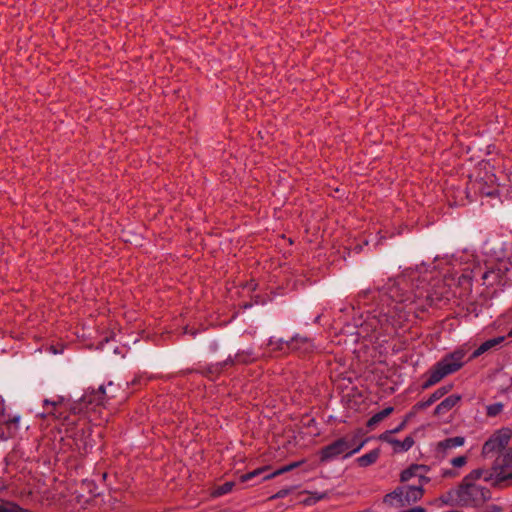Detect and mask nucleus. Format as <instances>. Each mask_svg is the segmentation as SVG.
Wrapping results in <instances>:
<instances>
[{
    "label": "nucleus",
    "instance_id": "f257e3e1",
    "mask_svg": "<svg viewBox=\"0 0 512 512\" xmlns=\"http://www.w3.org/2000/svg\"><path fill=\"white\" fill-rule=\"evenodd\" d=\"M422 294V291L412 295L411 293L400 291L398 287L392 288L389 294L392 302L387 303L386 307H383L379 314L370 317L364 324L363 329L371 327L376 331L377 325L381 327L385 324H391L392 326L400 325L406 318V314L403 312V305L407 306L415 303L417 298L422 297Z\"/></svg>",
    "mask_w": 512,
    "mask_h": 512
},
{
    "label": "nucleus",
    "instance_id": "f03ea898",
    "mask_svg": "<svg viewBox=\"0 0 512 512\" xmlns=\"http://www.w3.org/2000/svg\"><path fill=\"white\" fill-rule=\"evenodd\" d=\"M478 478L467 475L462 483L454 489L449 490L439 497V501L447 506L479 507L491 498L489 489L472 483L471 480Z\"/></svg>",
    "mask_w": 512,
    "mask_h": 512
},
{
    "label": "nucleus",
    "instance_id": "7ed1b4c3",
    "mask_svg": "<svg viewBox=\"0 0 512 512\" xmlns=\"http://www.w3.org/2000/svg\"><path fill=\"white\" fill-rule=\"evenodd\" d=\"M365 445L359 441L357 434L340 437L324 446L318 453L321 463H329L337 459H347L358 453Z\"/></svg>",
    "mask_w": 512,
    "mask_h": 512
},
{
    "label": "nucleus",
    "instance_id": "20e7f679",
    "mask_svg": "<svg viewBox=\"0 0 512 512\" xmlns=\"http://www.w3.org/2000/svg\"><path fill=\"white\" fill-rule=\"evenodd\" d=\"M61 425V430H64L65 438L72 441V443H68V445L74 450L84 454L93 447L91 429L84 418L76 420L75 417L69 416L64 419Z\"/></svg>",
    "mask_w": 512,
    "mask_h": 512
},
{
    "label": "nucleus",
    "instance_id": "39448f33",
    "mask_svg": "<svg viewBox=\"0 0 512 512\" xmlns=\"http://www.w3.org/2000/svg\"><path fill=\"white\" fill-rule=\"evenodd\" d=\"M467 350L461 347L443 357L437 362L428 372L427 380L423 383V389H427L438 382L444 377L455 373L465 364V357Z\"/></svg>",
    "mask_w": 512,
    "mask_h": 512
},
{
    "label": "nucleus",
    "instance_id": "423d86ee",
    "mask_svg": "<svg viewBox=\"0 0 512 512\" xmlns=\"http://www.w3.org/2000/svg\"><path fill=\"white\" fill-rule=\"evenodd\" d=\"M425 485L408 484L397 487L384 497V503L404 507L420 501L424 495Z\"/></svg>",
    "mask_w": 512,
    "mask_h": 512
},
{
    "label": "nucleus",
    "instance_id": "0eeeda50",
    "mask_svg": "<svg viewBox=\"0 0 512 512\" xmlns=\"http://www.w3.org/2000/svg\"><path fill=\"white\" fill-rule=\"evenodd\" d=\"M471 477L482 478L492 486L500 489L512 487V469L496 463H494L490 470H473Z\"/></svg>",
    "mask_w": 512,
    "mask_h": 512
},
{
    "label": "nucleus",
    "instance_id": "6e6552de",
    "mask_svg": "<svg viewBox=\"0 0 512 512\" xmlns=\"http://www.w3.org/2000/svg\"><path fill=\"white\" fill-rule=\"evenodd\" d=\"M511 436L512 431L509 428H501L495 431L484 443L482 447V454L486 457L495 454H501L508 448L507 445L511 439Z\"/></svg>",
    "mask_w": 512,
    "mask_h": 512
},
{
    "label": "nucleus",
    "instance_id": "1a4fd4ad",
    "mask_svg": "<svg viewBox=\"0 0 512 512\" xmlns=\"http://www.w3.org/2000/svg\"><path fill=\"white\" fill-rule=\"evenodd\" d=\"M106 396L107 393L104 386H100L97 390H88L79 402L72 407V411L74 414L88 413L95 407L102 405Z\"/></svg>",
    "mask_w": 512,
    "mask_h": 512
},
{
    "label": "nucleus",
    "instance_id": "9d476101",
    "mask_svg": "<svg viewBox=\"0 0 512 512\" xmlns=\"http://www.w3.org/2000/svg\"><path fill=\"white\" fill-rule=\"evenodd\" d=\"M428 472L429 468L427 466L413 464L401 472L400 481L402 483L412 481L416 485H426L430 481V478L427 476Z\"/></svg>",
    "mask_w": 512,
    "mask_h": 512
},
{
    "label": "nucleus",
    "instance_id": "9b49d317",
    "mask_svg": "<svg viewBox=\"0 0 512 512\" xmlns=\"http://www.w3.org/2000/svg\"><path fill=\"white\" fill-rule=\"evenodd\" d=\"M452 385H447V386H443V387H440L438 388L436 391H434L428 399L424 400V401H420L418 402L417 404L414 405L413 407V410L415 412L419 411V410H424L426 408H428L429 406H431L432 404H434L436 401H438L439 399H441L444 395H446L448 392H450V390L452 389Z\"/></svg>",
    "mask_w": 512,
    "mask_h": 512
},
{
    "label": "nucleus",
    "instance_id": "f8f14e48",
    "mask_svg": "<svg viewBox=\"0 0 512 512\" xmlns=\"http://www.w3.org/2000/svg\"><path fill=\"white\" fill-rule=\"evenodd\" d=\"M497 183L495 175H490L487 177V180L483 183L482 181H477L473 183V188L482 195L493 196L497 193Z\"/></svg>",
    "mask_w": 512,
    "mask_h": 512
},
{
    "label": "nucleus",
    "instance_id": "ddd939ff",
    "mask_svg": "<svg viewBox=\"0 0 512 512\" xmlns=\"http://www.w3.org/2000/svg\"><path fill=\"white\" fill-rule=\"evenodd\" d=\"M461 400V396L457 394L450 395L441 401L434 410V415L443 417L450 412Z\"/></svg>",
    "mask_w": 512,
    "mask_h": 512
},
{
    "label": "nucleus",
    "instance_id": "4468645a",
    "mask_svg": "<svg viewBox=\"0 0 512 512\" xmlns=\"http://www.w3.org/2000/svg\"><path fill=\"white\" fill-rule=\"evenodd\" d=\"M464 443L465 438L462 436L447 438L437 443L436 450L438 453L446 454L451 449L463 446Z\"/></svg>",
    "mask_w": 512,
    "mask_h": 512
},
{
    "label": "nucleus",
    "instance_id": "2eb2a0df",
    "mask_svg": "<svg viewBox=\"0 0 512 512\" xmlns=\"http://www.w3.org/2000/svg\"><path fill=\"white\" fill-rule=\"evenodd\" d=\"M505 340L504 336H499L493 339H489L482 343L471 355V358H477L483 353L489 351L490 349L496 347L497 345H500Z\"/></svg>",
    "mask_w": 512,
    "mask_h": 512
},
{
    "label": "nucleus",
    "instance_id": "dca6fc26",
    "mask_svg": "<svg viewBox=\"0 0 512 512\" xmlns=\"http://www.w3.org/2000/svg\"><path fill=\"white\" fill-rule=\"evenodd\" d=\"M508 270H509V266L506 263H502L500 265V267L498 268L497 272L494 271L493 269L484 272L483 275H482V279L484 280V283H486L487 281L492 279V281L488 282V284H492V283L496 282L500 278V275L502 273H504V272H506Z\"/></svg>",
    "mask_w": 512,
    "mask_h": 512
},
{
    "label": "nucleus",
    "instance_id": "f3484780",
    "mask_svg": "<svg viewBox=\"0 0 512 512\" xmlns=\"http://www.w3.org/2000/svg\"><path fill=\"white\" fill-rule=\"evenodd\" d=\"M414 444V439L411 436H407L403 441L395 439V441H391V445L393 447L394 452H406L408 451Z\"/></svg>",
    "mask_w": 512,
    "mask_h": 512
},
{
    "label": "nucleus",
    "instance_id": "a211bd4d",
    "mask_svg": "<svg viewBox=\"0 0 512 512\" xmlns=\"http://www.w3.org/2000/svg\"><path fill=\"white\" fill-rule=\"evenodd\" d=\"M393 407H387L383 409L382 411L374 414L367 422V426L369 428L375 427L378 423H380L382 420H384L386 417H388L393 412Z\"/></svg>",
    "mask_w": 512,
    "mask_h": 512
},
{
    "label": "nucleus",
    "instance_id": "6ab92c4d",
    "mask_svg": "<svg viewBox=\"0 0 512 512\" xmlns=\"http://www.w3.org/2000/svg\"><path fill=\"white\" fill-rule=\"evenodd\" d=\"M379 457V451L378 450H372L369 453H366L359 458H357V462L361 467H367L377 461Z\"/></svg>",
    "mask_w": 512,
    "mask_h": 512
},
{
    "label": "nucleus",
    "instance_id": "aec40b11",
    "mask_svg": "<svg viewBox=\"0 0 512 512\" xmlns=\"http://www.w3.org/2000/svg\"><path fill=\"white\" fill-rule=\"evenodd\" d=\"M495 463L508 467V469H512V448L508 447L501 454H499Z\"/></svg>",
    "mask_w": 512,
    "mask_h": 512
},
{
    "label": "nucleus",
    "instance_id": "412c9836",
    "mask_svg": "<svg viewBox=\"0 0 512 512\" xmlns=\"http://www.w3.org/2000/svg\"><path fill=\"white\" fill-rule=\"evenodd\" d=\"M300 344L304 346V352H308L312 348V344L307 338H293L288 346H291L293 349H298L300 348Z\"/></svg>",
    "mask_w": 512,
    "mask_h": 512
},
{
    "label": "nucleus",
    "instance_id": "4be33fe9",
    "mask_svg": "<svg viewBox=\"0 0 512 512\" xmlns=\"http://www.w3.org/2000/svg\"><path fill=\"white\" fill-rule=\"evenodd\" d=\"M233 487H234L233 482H226L223 485H220L217 488H215L214 491L212 492V496L219 497V496L225 495V494L231 492Z\"/></svg>",
    "mask_w": 512,
    "mask_h": 512
},
{
    "label": "nucleus",
    "instance_id": "5701e85b",
    "mask_svg": "<svg viewBox=\"0 0 512 512\" xmlns=\"http://www.w3.org/2000/svg\"><path fill=\"white\" fill-rule=\"evenodd\" d=\"M44 406L47 409L49 407H51V409L49 410V413H52L53 415L56 416V412H58L63 407V401L62 400L51 401V400L45 399Z\"/></svg>",
    "mask_w": 512,
    "mask_h": 512
},
{
    "label": "nucleus",
    "instance_id": "b1692460",
    "mask_svg": "<svg viewBox=\"0 0 512 512\" xmlns=\"http://www.w3.org/2000/svg\"><path fill=\"white\" fill-rule=\"evenodd\" d=\"M268 468H269L268 466H264V467H260V468H258V469H255V470H253V471H251V472H249V473H246V474H244V475H242V476L240 477V481H241V482H247V481H249V480L253 479V478H254V477H256V476H259V475H260V474H262L264 471H266Z\"/></svg>",
    "mask_w": 512,
    "mask_h": 512
},
{
    "label": "nucleus",
    "instance_id": "393cba45",
    "mask_svg": "<svg viewBox=\"0 0 512 512\" xmlns=\"http://www.w3.org/2000/svg\"><path fill=\"white\" fill-rule=\"evenodd\" d=\"M502 410H503L502 403H500V402L493 403L486 407V414L490 417H494V416H497Z\"/></svg>",
    "mask_w": 512,
    "mask_h": 512
},
{
    "label": "nucleus",
    "instance_id": "a878e982",
    "mask_svg": "<svg viewBox=\"0 0 512 512\" xmlns=\"http://www.w3.org/2000/svg\"><path fill=\"white\" fill-rule=\"evenodd\" d=\"M467 460H468L467 456L462 455V456H458V457L451 459L450 463L455 468H462L463 466H465L467 464Z\"/></svg>",
    "mask_w": 512,
    "mask_h": 512
},
{
    "label": "nucleus",
    "instance_id": "bb28decb",
    "mask_svg": "<svg viewBox=\"0 0 512 512\" xmlns=\"http://www.w3.org/2000/svg\"><path fill=\"white\" fill-rule=\"evenodd\" d=\"M394 434L391 432V430L384 432L380 435V440L385 441L389 444H391V441H395V438H393L391 435Z\"/></svg>",
    "mask_w": 512,
    "mask_h": 512
},
{
    "label": "nucleus",
    "instance_id": "cd10ccee",
    "mask_svg": "<svg viewBox=\"0 0 512 512\" xmlns=\"http://www.w3.org/2000/svg\"><path fill=\"white\" fill-rule=\"evenodd\" d=\"M290 493V489H282L278 491L276 494H274L271 499H279L284 498Z\"/></svg>",
    "mask_w": 512,
    "mask_h": 512
},
{
    "label": "nucleus",
    "instance_id": "c85d7f7f",
    "mask_svg": "<svg viewBox=\"0 0 512 512\" xmlns=\"http://www.w3.org/2000/svg\"><path fill=\"white\" fill-rule=\"evenodd\" d=\"M410 416H411V414H410V415H408V416H407V417L402 421V423H400L396 428H394L393 430H391V432H393V433H398V432H400L401 430H403V429H404V427L406 426L407 421H408V419L410 418Z\"/></svg>",
    "mask_w": 512,
    "mask_h": 512
},
{
    "label": "nucleus",
    "instance_id": "c756f323",
    "mask_svg": "<svg viewBox=\"0 0 512 512\" xmlns=\"http://www.w3.org/2000/svg\"><path fill=\"white\" fill-rule=\"evenodd\" d=\"M5 512H27L16 504L9 505L5 508Z\"/></svg>",
    "mask_w": 512,
    "mask_h": 512
},
{
    "label": "nucleus",
    "instance_id": "7c9ffc66",
    "mask_svg": "<svg viewBox=\"0 0 512 512\" xmlns=\"http://www.w3.org/2000/svg\"><path fill=\"white\" fill-rule=\"evenodd\" d=\"M281 474H283V471H282V468H279V469H277L276 471H274V472H272V473H270V474L265 475V476L263 477V480H269V479H272V478H274V477H276V476H279V475H281Z\"/></svg>",
    "mask_w": 512,
    "mask_h": 512
},
{
    "label": "nucleus",
    "instance_id": "2f4dec72",
    "mask_svg": "<svg viewBox=\"0 0 512 512\" xmlns=\"http://www.w3.org/2000/svg\"><path fill=\"white\" fill-rule=\"evenodd\" d=\"M299 465H300V462H294L289 465L283 466L281 468H282L283 473H286V472H289V471L293 470L294 468L298 467Z\"/></svg>",
    "mask_w": 512,
    "mask_h": 512
},
{
    "label": "nucleus",
    "instance_id": "473e14b6",
    "mask_svg": "<svg viewBox=\"0 0 512 512\" xmlns=\"http://www.w3.org/2000/svg\"><path fill=\"white\" fill-rule=\"evenodd\" d=\"M250 360H251V358L249 355L238 354L236 356L237 362L246 363V362H249Z\"/></svg>",
    "mask_w": 512,
    "mask_h": 512
},
{
    "label": "nucleus",
    "instance_id": "72a5a7b5",
    "mask_svg": "<svg viewBox=\"0 0 512 512\" xmlns=\"http://www.w3.org/2000/svg\"><path fill=\"white\" fill-rule=\"evenodd\" d=\"M457 475H458V473H456L453 470H444L443 471V476L444 477H456Z\"/></svg>",
    "mask_w": 512,
    "mask_h": 512
},
{
    "label": "nucleus",
    "instance_id": "f704fd0d",
    "mask_svg": "<svg viewBox=\"0 0 512 512\" xmlns=\"http://www.w3.org/2000/svg\"><path fill=\"white\" fill-rule=\"evenodd\" d=\"M404 512H426V509H424L423 507H420V506H416V507L408 509Z\"/></svg>",
    "mask_w": 512,
    "mask_h": 512
},
{
    "label": "nucleus",
    "instance_id": "c9c22d12",
    "mask_svg": "<svg viewBox=\"0 0 512 512\" xmlns=\"http://www.w3.org/2000/svg\"><path fill=\"white\" fill-rule=\"evenodd\" d=\"M426 298H427V300H428V301H430L431 303H432L434 300H438V299H440V297H438V296L434 297V296H433V295H431V294H427V295H426Z\"/></svg>",
    "mask_w": 512,
    "mask_h": 512
},
{
    "label": "nucleus",
    "instance_id": "e433bc0d",
    "mask_svg": "<svg viewBox=\"0 0 512 512\" xmlns=\"http://www.w3.org/2000/svg\"><path fill=\"white\" fill-rule=\"evenodd\" d=\"M324 496H325L324 494H318V495L316 496L315 500H316V501L321 500V499H323V498H324Z\"/></svg>",
    "mask_w": 512,
    "mask_h": 512
},
{
    "label": "nucleus",
    "instance_id": "4c0bfd02",
    "mask_svg": "<svg viewBox=\"0 0 512 512\" xmlns=\"http://www.w3.org/2000/svg\"><path fill=\"white\" fill-rule=\"evenodd\" d=\"M5 508H6L5 506L0 505V512H5Z\"/></svg>",
    "mask_w": 512,
    "mask_h": 512
},
{
    "label": "nucleus",
    "instance_id": "58836bf2",
    "mask_svg": "<svg viewBox=\"0 0 512 512\" xmlns=\"http://www.w3.org/2000/svg\"><path fill=\"white\" fill-rule=\"evenodd\" d=\"M508 336L512 337V329L509 331Z\"/></svg>",
    "mask_w": 512,
    "mask_h": 512
},
{
    "label": "nucleus",
    "instance_id": "ea45409f",
    "mask_svg": "<svg viewBox=\"0 0 512 512\" xmlns=\"http://www.w3.org/2000/svg\"><path fill=\"white\" fill-rule=\"evenodd\" d=\"M510 182H512V175L510 176Z\"/></svg>",
    "mask_w": 512,
    "mask_h": 512
}]
</instances>
